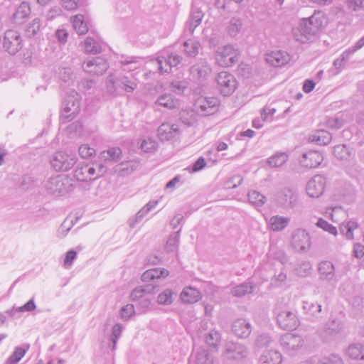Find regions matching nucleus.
<instances>
[{"mask_svg":"<svg viewBox=\"0 0 364 364\" xmlns=\"http://www.w3.org/2000/svg\"><path fill=\"white\" fill-rule=\"evenodd\" d=\"M360 228L359 224L355 220H349L346 223H342L340 227L341 233L348 240L354 238L353 232Z\"/></svg>","mask_w":364,"mask_h":364,"instance_id":"nucleus-34","label":"nucleus"},{"mask_svg":"<svg viewBox=\"0 0 364 364\" xmlns=\"http://www.w3.org/2000/svg\"><path fill=\"white\" fill-rule=\"evenodd\" d=\"M218 101L214 97H204L198 100L196 104L197 112L203 116L213 114L217 110Z\"/></svg>","mask_w":364,"mask_h":364,"instance_id":"nucleus-16","label":"nucleus"},{"mask_svg":"<svg viewBox=\"0 0 364 364\" xmlns=\"http://www.w3.org/2000/svg\"><path fill=\"white\" fill-rule=\"evenodd\" d=\"M319 277L321 280L335 284L338 279L335 272L333 264L330 261H322L318 267Z\"/></svg>","mask_w":364,"mask_h":364,"instance_id":"nucleus-15","label":"nucleus"},{"mask_svg":"<svg viewBox=\"0 0 364 364\" xmlns=\"http://www.w3.org/2000/svg\"><path fill=\"white\" fill-rule=\"evenodd\" d=\"M290 219L287 217L280 215H274L269 220L270 229L274 232H279L284 230L289 223Z\"/></svg>","mask_w":364,"mask_h":364,"instance_id":"nucleus-28","label":"nucleus"},{"mask_svg":"<svg viewBox=\"0 0 364 364\" xmlns=\"http://www.w3.org/2000/svg\"><path fill=\"white\" fill-rule=\"evenodd\" d=\"M266 60L272 66L281 67L289 63L290 56L285 51L274 50L267 54Z\"/></svg>","mask_w":364,"mask_h":364,"instance_id":"nucleus-21","label":"nucleus"},{"mask_svg":"<svg viewBox=\"0 0 364 364\" xmlns=\"http://www.w3.org/2000/svg\"><path fill=\"white\" fill-rule=\"evenodd\" d=\"M74 177L79 181H88L86 165L77 166L74 171Z\"/></svg>","mask_w":364,"mask_h":364,"instance_id":"nucleus-56","label":"nucleus"},{"mask_svg":"<svg viewBox=\"0 0 364 364\" xmlns=\"http://www.w3.org/2000/svg\"><path fill=\"white\" fill-rule=\"evenodd\" d=\"M320 364H343L342 358L338 354H331L328 357L323 358Z\"/></svg>","mask_w":364,"mask_h":364,"instance_id":"nucleus-64","label":"nucleus"},{"mask_svg":"<svg viewBox=\"0 0 364 364\" xmlns=\"http://www.w3.org/2000/svg\"><path fill=\"white\" fill-rule=\"evenodd\" d=\"M121 63L124 66V70H133L136 69L138 67V58L129 57L124 60H122Z\"/></svg>","mask_w":364,"mask_h":364,"instance_id":"nucleus-61","label":"nucleus"},{"mask_svg":"<svg viewBox=\"0 0 364 364\" xmlns=\"http://www.w3.org/2000/svg\"><path fill=\"white\" fill-rule=\"evenodd\" d=\"M136 164L133 161L122 162L117 166L116 171L122 176H125L133 173L136 169Z\"/></svg>","mask_w":364,"mask_h":364,"instance_id":"nucleus-44","label":"nucleus"},{"mask_svg":"<svg viewBox=\"0 0 364 364\" xmlns=\"http://www.w3.org/2000/svg\"><path fill=\"white\" fill-rule=\"evenodd\" d=\"M181 122L187 127L193 126L196 122V114L193 110L183 109L179 113Z\"/></svg>","mask_w":364,"mask_h":364,"instance_id":"nucleus-40","label":"nucleus"},{"mask_svg":"<svg viewBox=\"0 0 364 364\" xmlns=\"http://www.w3.org/2000/svg\"><path fill=\"white\" fill-rule=\"evenodd\" d=\"M155 103L169 109L176 108L178 105V101L174 100L171 95L167 94L159 97Z\"/></svg>","mask_w":364,"mask_h":364,"instance_id":"nucleus-39","label":"nucleus"},{"mask_svg":"<svg viewBox=\"0 0 364 364\" xmlns=\"http://www.w3.org/2000/svg\"><path fill=\"white\" fill-rule=\"evenodd\" d=\"M21 34L15 30H8L4 33L3 48L11 55H15L22 48Z\"/></svg>","mask_w":364,"mask_h":364,"instance_id":"nucleus-8","label":"nucleus"},{"mask_svg":"<svg viewBox=\"0 0 364 364\" xmlns=\"http://www.w3.org/2000/svg\"><path fill=\"white\" fill-rule=\"evenodd\" d=\"M41 20L38 18H34L28 26L26 33L27 36L32 38L40 31Z\"/></svg>","mask_w":364,"mask_h":364,"instance_id":"nucleus-52","label":"nucleus"},{"mask_svg":"<svg viewBox=\"0 0 364 364\" xmlns=\"http://www.w3.org/2000/svg\"><path fill=\"white\" fill-rule=\"evenodd\" d=\"M72 184L68 178L58 175L48 179L45 187L49 193L55 196L64 195L72 189Z\"/></svg>","mask_w":364,"mask_h":364,"instance_id":"nucleus-2","label":"nucleus"},{"mask_svg":"<svg viewBox=\"0 0 364 364\" xmlns=\"http://www.w3.org/2000/svg\"><path fill=\"white\" fill-rule=\"evenodd\" d=\"M196 364H213V358L205 349L198 350L195 355Z\"/></svg>","mask_w":364,"mask_h":364,"instance_id":"nucleus-43","label":"nucleus"},{"mask_svg":"<svg viewBox=\"0 0 364 364\" xmlns=\"http://www.w3.org/2000/svg\"><path fill=\"white\" fill-rule=\"evenodd\" d=\"M297 200V196L292 190L284 188L277 196V203L285 209H290L294 207Z\"/></svg>","mask_w":364,"mask_h":364,"instance_id":"nucleus-17","label":"nucleus"},{"mask_svg":"<svg viewBox=\"0 0 364 364\" xmlns=\"http://www.w3.org/2000/svg\"><path fill=\"white\" fill-rule=\"evenodd\" d=\"M36 308V304L34 302V299L32 298L27 303L20 307H13L11 310L7 311V313L13 316V312H24V311H32Z\"/></svg>","mask_w":364,"mask_h":364,"instance_id":"nucleus-51","label":"nucleus"},{"mask_svg":"<svg viewBox=\"0 0 364 364\" xmlns=\"http://www.w3.org/2000/svg\"><path fill=\"white\" fill-rule=\"evenodd\" d=\"M311 264L309 262H303L296 269V274L299 277H306L311 272Z\"/></svg>","mask_w":364,"mask_h":364,"instance_id":"nucleus-62","label":"nucleus"},{"mask_svg":"<svg viewBox=\"0 0 364 364\" xmlns=\"http://www.w3.org/2000/svg\"><path fill=\"white\" fill-rule=\"evenodd\" d=\"M306 22L313 26V30L318 31L323 26L325 18L321 11H314V14L306 18Z\"/></svg>","mask_w":364,"mask_h":364,"instance_id":"nucleus-37","label":"nucleus"},{"mask_svg":"<svg viewBox=\"0 0 364 364\" xmlns=\"http://www.w3.org/2000/svg\"><path fill=\"white\" fill-rule=\"evenodd\" d=\"M181 299L186 304H194L201 299L200 292L193 287H186L181 293Z\"/></svg>","mask_w":364,"mask_h":364,"instance_id":"nucleus-26","label":"nucleus"},{"mask_svg":"<svg viewBox=\"0 0 364 364\" xmlns=\"http://www.w3.org/2000/svg\"><path fill=\"white\" fill-rule=\"evenodd\" d=\"M280 345L285 353L294 355L303 348L304 340L299 335L285 333L280 338Z\"/></svg>","mask_w":364,"mask_h":364,"instance_id":"nucleus-7","label":"nucleus"},{"mask_svg":"<svg viewBox=\"0 0 364 364\" xmlns=\"http://www.w3.org/2000/svg\"><path fill=\"white\" fill-rule=\"evenodd\" d=\"M292 245L297 251H307L311 246L309 233L304 230H296L293 234Z\"/></svg>","mask_w":364,"mask_h":364,"instance_id":"nucleus-13","label":"nucleus"},{"mask_svg":"<svg viewBox=\"0 0 364 364\" xmlns=\"http://www.w3.org/2000/svg\"><path fill=\"white\" fill-rule=\"evenodd\" d=\"M248 200L253 205L261 207L265 203L266 197L256 191H252L248 193Z\"/></svg>","mask_w":364,"mask_h":364,"instance_id":"nucleus-47","label":"nucleus"},{"mask_svg":"<svg viewBox=\"0 0 364 364\" xmlns=\"http://www.w3.org/2000/svg\"><path fill=\"white\" fill-rule=\"evenodd\" d=\"M323 161V156L318 151L311 150L302 154L299 159L301 166L307 168H315Z\"/></svg>","mask_w":364,"mask_h":364,"instance_id":"nucleus-14","label":"nucleus"},{"mask_svg":"<svg viewBox=\"0 0 364 364\" xmlns=\"http://www.w3.org/2000/svg\"><path fill=\"white\" fill-rule=\"evenodd\" d=\"M188 86L186 80H174L171 84V88L176 94H181Z\"/></svg>","mask_w":364,"mask_h":364,"instance_id":"nucleus-60","label":"nucleus"},{"mask_svg":"<svg viewBox=\"0 0 364 364\" xmlns=\"http://www.w3.org/2000/svg\"><path fill=\"white\" fill-rule=\"evenodd\" d=\"M288 155L285 152H277L267 159V164L270 167L277 168L284 165L288 160Z\"/></svg>","mask_w":364,"mask_h":364,"instance_id":"nucleus-38","label":"nucleus"},{"mask_svg":"<svg viewBox=\"0 0 364 364\" xmlns=\"http://www.w3.org/2000/svg\"><path fill=\"white\" fill-rule=\"evenodd\" d=\"M82 68L86 73L101 75L107 70L109 63L105 58L98 56L85 61Z\"/></svg>","mask_w":364,"mask_h":364,"instance_id":"nucleus-9","label":"nucleus"},{"mask_svg":"<svg viewBox=\"0 0 364 364\" xmlns=\"http://www.w3.org/2000/svg\"><path fill=\"white\" fill-rule=\"evenodd\" d=\"M199 42L194 40H188L183 43V51L190 57H195L198 53Z\"/></svg>","mask_w":364,"mask_h":364,"instance_id":"nucleus-45","label":"nucleus"},{"mask_svg":"<svg viewBox=\"0 0 364 364\" xmlns=\"http://www.w3.org/2000/svg\"><path fill=\"white\" fill-rule=\"evenodd\" d=\"M79 155L83 159H88L95 155V149L88 144H82L78 149Z\"/></svg>","mask_w":364,"mask_h":364,"instance_id":"nucleus-57","label":"nucleus"},{"mask_svg":"<svg viewBox=\"0 0 364 364\" xmlns=\"http://www.w3.org/2000/svg\"><path fill=\"white\" fill-rule=\"evenodd\" d=\"M273 341L274 339L270 333L259 331L256 334L254 346L258 348H267L270 346Z\"/></svg>","mask_w":364,"mask_h":364,"instance_id":"nucleus-29","label":"nucleus"},{"mask_svg":"<svg viewBox=\"0 0 364 364\" xmlns=\"http://www.w3.org/2000/svg\"><path fill=\"white\" fill-rule=\"evenodd\" d=\"M251 323L246 319L238 318L232 325V331L234 334L240 338H247L252 332Z\"/></svg>","mask_w":364,"mask_h":364,"instance_id":"nucleus-19","label":"nucleus"},{"mask_svg":"<svg viewBox=\"0 0 364 364\" xmlns=\"http://www.w3.org/2000/svg\"><path fill=\"white\" fill-rule=\"evenodd\" d=\"M316 225L317 227L323 229V230H325L333 235H336L338 233L337 229L335 226L328 223L326 220H325L322 218H319L318 220L317 223H316Z\"/></svg>","mask_w":364,"mask_h":364,"instance_id":"nucleus-55","label":"nucleus"},{"mask_svg":"<svg viewBox=\"0 0 364 364\" xmlns=\"http://www.w3.org/2000/svg\"><path fill=\"white\" fill-rule=\"evenodd\" d=\"M83 49L87 53L96 54L102 51L100 45L92 38L87 37L83 43Z\"/></svg>","mask_w":364,"mask_h":364,"instance_id":"nucleus-42","label":"nucleus"},{"mask_svg":"<svg viewBox=\"0 0 364 364\" xmlns=\"http://www.w3.org/2000/svg\"><path fill=\"white\" fill-rule=\"evenodd\" d=\"M224 356L230 360H240L248 355L247 348L239 343H231L226 346Z\"/></svg>","mask_w":364,"mask_h":364,"instance_id":"nucleus-12","label":"nucleus"},{"mask_svg":"<svg viewBox=\"0 0 364 364\" xmlns=\"http://www.w3.org/2000/svg\"><path fill=\"white\" fill-rule=\"evenodd\" d=\"M158 286L147 284L144 287H138L132 290L130 298L132 301L137 300L144 296L145 294H154Z\"/></svg>","mask_w":364,"mask_h":364,"instance_id":"nucleus-30","label":"nucleus"},{"mask_svg":"<svg viewBox=\"0 0 364 364\" xmlns=\"http://www.w3.org/2000/svg\"><path fill=\"white\" fill-rule=\"evenodd\" d=\"M76 157L64 151L56 152L50 161L51 166L56 171H67L76 164Z\"/></svg>","mask_w":364,"mask_h":364,"instance_id":"nucleus-5","label":"nucleus"},{"mask_svg":"<svg viewBox=\"0 0 364 364\" xmlns=\"http://www.w3.org/2000/svg\"><path fill=\"white\" fill-rule=\"evenodd\" d=\"M333 154L336 158L343 160L347 159L349 153L345 145H337L333 147Z\"/></svg>","mask_w":364,"mask_h":364,"instance_id":"nucleus-59","label":"nucleus"},{"mask_svg":"<svg viewBox=\"0 0 364 364\" xmlns=\"http://www.w3.org/2000/svg\"><path fill=\"white\" fill-rule=\"evenodd\" d=\"M277 322L284 330H294L299 325V320L296 312L289 309L277 308L275 310Z\"/></svg>","mask_w":364,"mask_h":364,"instance_id":"nucleus-3","label":"nucleus"},{"mask_svg":"<svg viewBox=\"0 0 364 364\" xmlns=\"http://www.w3.org/2000/svg\"><path fill=\"white\" fill-rule=\"evenodd\" d=\"M182 57L174 52L168 53L167 56H159L156 63L160 73H169L171 67H176L182 61Z\"/></svg>","mask_w":364,"mask_h":364,"instance_id":"nucleus-10","label":"nucleus"},{"mask_svg":"<svg viewBox=\"0 0 364 364\" xmlns=\"http://www.w3.org/2000/svg\"><path fill=\"white\" fill-rule=\"evenodd\" d=\"M242 27V23L240 18H232L230 21L228 26V33L231 36H237L240 31H241Z\"/></svg>","mask_w":364,"mask_h":364,"instance_id":"nucleus-50","label":"nucleus"},{"mask_svg":"<svg viewBox=\"0 0 364 364\" xmlns=\"http://www.w3.org/2000/svg\"><path fill=\"white\" fill-rule=\"evenodd\" d=\"M30 13L31 9L28 3L23 2L14 14V18L18 19H23L26 17H28Z\"/></svg>","mask_w":364,"mask_h":364,"instance_id":"nucleus-53","label":"nucleus"},{"mask_svg":"<svg viewBox=\"0 0 364 364\" xmlns=\"http://www.w3.org/2000/svg\"><path fill=\"white\" fill-rule=\"evenodd\" d=\"M122 151L119 148L112 147L109 148L107 151H102L100 154L101 159L107 161H117L119 158Z\"/></svg>","mask_w":364,"mask_h":364,"instance_id":"nucleus-46","label":"nucleus"},{"mask_svg":"<svg viewBox=\"0 0 364 364\" xmlns=\"http://www.w3.org/2000/svg\"><path fill=\"white\" fill-rule=\"evenodd\" d=\"M73 26L79 35H84L88 31L87 23L84 21V16L81 14L73 17Z\"/></svg>","mask_w":364,"mask_h":364,"instance_id":"nucleus-41","label":"nucleus"},{"mask_svg":"<svg viewBox=\"0 0 364 364\" xmlns=\"http://www.w3.org/2000/svg\"><path fill=\"white\" fill-rule=\"evenodd\" d=\"M134 306L132 304H127L120 310L121 318L125 321L129 320L134 314Z\"/></svg>","mask_w":364,"mask_h":364,"instance_id":"nucleus-63","label":"nucleus"},{"mask_svg":"<svg viewBox=\"0 0 364 364\" xmlns=\"http://www.w3.org/2000/svg\"><path fill=\"white\" fill-rule=\"evenodd\" d=\"M180 134V129L177 124L163 123L158 128V135L161 140H170Z\"/></svg>","mask_w":364,"mask_h":364,"instance_id":"nucleus-22","label":"nucleus"},{"mask_svg":"<svg viewBox=\"0 0 364 364\" xmlns=\"http://www.w3.org/2000/svg\"><path fill=\"white\" fill-rule=\"evenodd\" d=\"M303 309L305 314L315 318H318L321 312L322 306L321 304L309 301H304Z\"/></svg>","mask_w":364,"mask_h":364,"instance_id":"nucleus-36","label":"nucleus"},{"mask_svg":"<svg viewBox=\"0 0 364 364\" xmlns=\"http://www.w3.org/2000/svg\"><path fill=\"white\" fill-rule=\"evenodd\" d=\"M221 336L216 330H211L205 336V343L212 348H217L220 343Z\"/></svg>","mask_w":364,"mask_h":364,"instance_id":"nucleus-48","label":"nucleus"},{"mask_svg":"<svg viewBox=\"0 0 364 364\" xmlns=\"http://www.w3.org/2000/svg\"><path fill=\"white\" fill-rule=\"evenodd\" d=\"M326 179L321 175H316L309 181L306 185V193L311 198H318L324 192Z\"/></svg>","mask_w":364,"mask_h":364,"instance_id":"nucleus-11","label":"nucleus"},{"mask_svg":"<svg viewBox=\"0 0 364 364\" xmlns=\"http://www.w3.org/2000/svg\"><path fill=\"white\" fill-rule=\"evenodd\" d=\"M169 274V271L165 268H153L145 271L141 275L143 282H149L154 279H164Z\"/></svg>","mask_w":364,"mask_h":364,"instance_id":"nucleus-24","label":"nucleus"},{"mask_svg":"<svg viewBox=\"0 0 364 364\" xmlns=\"http://www.w3.org/2000/svg\"><path fill=\"white\" fill-rule=\"evenodd\" d=\"M255 286L252 282H244L231 289L230 293L233 296L242 297L253 291Z\"/></svg>","mask_w":364,"mask_h":364,"instance_id":"nucleus-31","label":"nucleus"},{"mask_svg":"<svg viewBox=\"0 0 364 364\" xmlns=\"http://www.w3.org/2000/svg\"><path fill=\"white\" fill-rule=\"evenodd\" d=\"M26 350L21 347H16L14 352L7 359L10 363L17 364L18 362L24 356Z\"/></svg>","mask_w":364,"mask_h":364,"instance_id":"nucleus-58","label":"nucleus"},{"mask_svg":"<svg viewBox=\"0 0 364 364\" xmlns=\"http://www.w3.org/2000/svg\"><path fill=\"white\" fill-rule=\"evenodd\" d=\"M283 360L280 352L274 350L264 351L259 358V364H281Z\"/></svg>","mask_w":364,"mask_h":364,"instance_id":"nucleus-23","label":"nucleus"},{"mask_svg":"<svg viewBox=\"0 0 364 364\" xmlns=\"http://www.w3.org/2000/svg\"><path fill=\"white\" fill-rule=\"evenodd\" d=\"M334 325L333 321L331 323H327L318 330L317 333L323 341H328L338 333Z\"/></svg>","mask_w":364,"mask_h":364,"instance_id":"nucleus-33","label":"nucleus"},{"mask_svg":"<svg viewBox=\"0 0 364 364\" xmlns=\"http://www.w3.org/2000/svg\"><path fill=\"white\" fill-rule=\"evenodd\" d=\"M176 292L171 289H166L161 291L157 297V303L159 305L169 306L173 304L176 297Z\"/></svg>","mask_w":364,"mask_h":364,"instance_id":"nucleus-35","label":"nucleus"},{"mask_svg":"<svg viewBox=\"0 0 364 364\" xmlns=\"http://www.w3.org/2000/svg\"><path fill=\"white\" fill-rule=\"evenodd\" d=\"M218 89L224 96L231 95L237 88L235 77L225 71L219 73L216 76Z\"/></svg>","mask_w":364,"mask_h":364,"instance_id":"nucleus-6","label":"nucleus"},{"mask_svg":"<svg viewBox=\"0 0 364 364\" xmlns=\"http://www.w3.org/2000/svg\"><path fill=\"white\" fill-rule=\"evenodd\" d=\"M316 30H313V26L308 24L306 18H303L299 27L294 31V36L296 41L305 43L317 33Z\"/></svg>","mask_w":364,"mask_h":364,"instance_id":"nucleus-18","label":"nucleus"},{"mask_svg":"<svg viewBox=\"0 0 364 364\" xmlns=\"http://www.w3.org/2000/svg\"><path fill=\"white\" fill-rule=\"evenodd\" d=\"M332 139L331 134L325 130H316L309 136V140L318 145H327Z\"/></svg>","mask_w":364,"mask_h":364,"instance_id":"nucleus-27","label":"nucleus"},{"mask_svg":"<svg viewBox=\"0 0 364 364\" xmlns=\"http://www.w3.org/2000/svg\"><path fill=\"white\" fill-rule=\"evenodd\" d=\"M211 73V68L205 60L200 59L191 67V75L198 80H205Z\"/></svg>","mask_w":364,"mask_h":364,"instance_id":"nucleus-20","label":"nucleus"},{"mask_svg":"<svg viewBox=\"0 0 364 364\" xmlns=\"http://www.w3.org/2000/svg\"><path fill=\"white\" fill-rule=\"evenodd\" d=\"M180 232L181 229L171 235L168 237L166 245L167 252H173L177 249L179 243Z\"/></svg>","mask_w":364,"mask_h":364,"instance_id":"nucleus-49","label":"nucleus"},{"mask_svg":"<svg viewBox=\"0 0 364 364\" xmlns=\"http://www.w3.org/2000/svg\"><path fill=\"white\" fill-rule=\"evenodd\" d=\"M203 17V11L198 8L193 7L191 13L190 18L186 24V31L190 34H193L196 28L200 24Z\"/></svg>","mask_w":364,"mask_h":364,"instance_id":"nucleus-25","label":"nucleus"},{"mask_svg":"<svg viewBox=\"0 0 364 364\" xmlns=\"http://www.w3.org/2000/svg\"><path fill=\"white\" fill-rule=\"evenodd\" d=\"M79 95L75 91H72L66 96L61 117L67 121H71L80 112Z\"/></svg>","mask_w":364,"mask_h":364,"instance_id":"nucleus-4","label":"nucleus"},{"mask_svg":"<svg viewBox=\"0 0 364 364\" xmlns=\"http://www.w3.org/2000/svg\"><path fill=\"white\" fill-rule=\"evenodd\" d=\"M122 332V326L120 323H116L112 330V334L110 336V339L112 342V350H114L116 348V345L117 343V340L120 338Z\"/></svg>","mask_w":364,"mask_h":364,"instance_id":"nucleus-54","label":"nucleus"},{"mask_svg":"<svg viewBox=\"0 0 364 364\" xmlns=\"http://www.w3.org/2000/svg\"><path fill=\"white\" fill-rule=\"evenodd\" d=\"M346 353L352 359L364 360V345L353 343L347 348Z\"/></svg>","mask_w":364,"mask_h":364,"instance_id":"nucleus-32","label":"nucleus"},{"mask_svg":"<svg viewBox=\"0 0 364 364\" xmlns=\"http://www.w3.org/2000/svg\"><path fill=\"white\" fill-rule=\"evenodd\" d=\"M240 53L232 46L226 45L219 47L215 53V60L221 67H230L239 60Z\"/></svg>","mask_w":364,"mask_h":364,"instance_id":"nucleus-1","label":"nucleus"}]
</instances>
